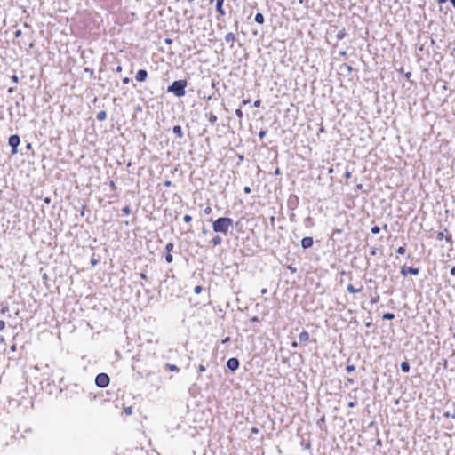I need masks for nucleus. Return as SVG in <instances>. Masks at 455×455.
<instances>
[{"instance_id": "obj_1", "label": "nucleus", "mask_w": 455, "mask_h": 455, "mask_svg": "<svg viewBox=\"0 0 455 455\" xmlns=\"http://www.w3.org/2000/svg\"><path fill=\"white\" fill-rule=\"evenodd\" d=\"M233 227V220L228 217L218 218L212 224L214 232L227 235Z\"/></svg>"}, {"instance_id": "obj_2", "label": "nucleus", "mask_w": 455, "mask_h": 455, "mask_svg": "<svg viewBox=\"0 0 455 455\" xmlns=\"http://www.w3.org/2000/svg\"><path fill=\"white\" fill-rule=\"evenodd\" d=\"M186 80H177L174 81L172 85L169 86L168 92H173L177 97H182L186 94V87H187Z\"/></svg>"}, {"instance_id": "obj_3", "label": "nucleus", "mask_w": 455, "mask_h": 455, "mask_svg": "<svg viewBox=\"0 0 455 455\" xmlns=\"http://www.w3.org/2000/svg\"><path fill=\"white\" fill-rule=\"evenodd\" d=\"M95 384L99 387H106L109 384V377L106 373H99L95 378Z\"/></svg>"}, {"instance_id": "obj_4", "label": "nucleus", "mask_w": 455, "mask_h": 455, "mask_svg": "<svg viewBox=\"0 0 455 455\" xmlns=\"http://www.w3.org/2000/svg\"><path fill=\"white\" fill-rule=\"evenodd\" d=\"M20 142V139L18 135H12L9 138L8 143L12 147V155H14L18 152L17 148H18Z\"/></svg>"}, {"instance_id": "obj_5", "label": "nucleus", "mask_w": 455, "mask_h": 455, "mask_svg": "<svg viewBox=\"0 0 455 455\" xmlns=\"http://www.w3.org/2000/svg\"><path fill=\"white\" fill-rule=\"evenodd\" d=\"M419 270L418 268H414L412 267H403L401 268V274L403 276H406L408 274L417 275L419 274Z\"/></svg>"}, {"instance_id": "obj_6", "label": "nucleus", "mask_w": 455, "mask_h": 455, "mask_svg": "<svg viewBox=\"0 0 455 455\" xmlns=\"http://www.w3.org/2000/svg\"><path fill=\"white\" fill-rule=\"evenodd\" d=\"M172 249H173V243H169L165 245V251L167 252L165 255V260L168 263H171L173 260L172 255L171 254V251H172Z\"/></svg>"}, {"instance_id": "obj_7", "label": "nucleus", "mask_w": 455, "mask_h": 455, "mask_svg": "<svg viewBox=\"0 0 455 455\" xmlns=\"http://www.w3.org/2000/svg\"><path fill=\"white\" fill-rule=\"evenodd\" d=\"M227 366L230 371H235L239 367V361L236 358H230L227 363Z\"/></svg>"}, {"instance_id": "obj_8", "label": "nucleus", "mask_w": 455, "mask_h": 455, "mask_svg": "<svg viewBox=\"0 0 455 455\" xmlns=\"http://www.w3.org/2000/svg\"><path fill=\"white\" fill-rule=\"evenodd\" d=\"M443 238H445V240H446V242H447V243H451V242H452V240H451V234H449V233L447 232V230H445V232H443V231H442V232H438V233H437V235H436V239H437V240H442V239H443Z\"/></svg>"}, {"instance_id": "obj_9", "label": "nucleus", "mask_w": 455, "mask_h": 455, "mask_svg": "<svg viewBox=\"0 0 455 455\" xmlns=\"http://www.w3.org/2000/svg\"><path fill=\"white\" fill-rule=\"evenodd\" d=\"M148 76V72L145 69H140L135 76V79L138 82H143L146 80Z\"/></svg>"}, {"instance_id": "obj_10", "label": "nucleus", "mask_w": 455, "mask_h": 455, "mask_svg": "<svg viewBox=\"0 0 455 455\" xmlns=\"http://www.w3.org/2000/svg\"><path fill=\"white\" fill-rule=\"evenodd\" d=\"M299 339L300 344L306 345L309 340V333L307 331H303L299 333Z\"/></svg>"}, {"instance_id": "obj_11", "label": "nucleus", "mask_w": 455, "mask_h": 455, "mask_svg": "<svg viewBox=\"0 0 455 455\" xmlns=\"http://www.w3.org/2000/svg\"><path fill=\"white\" fill-rule=\"evenodd\" d=\"M312 245H313V238H312V237L307 236V237H304V238L301 240V246H302L304 249H308V248H310Z\"/></svg>"}, {"instance_id": "obj_12", "label": "nucleus", "mask_w": 455, "mask_h": 455, "mask_svg": "<svg viewBox=\"0 0 455 455\" xmlns=\"http://www.w3.org/2000/svg\"><path fill=\"white\" fill-rule=\"evenodd\" d=\"M223 4L224 0H216V10L222 16L226 14L225 11L223 10Z\"/></svg>"}, {"instance_id": "obj_13", "label": "nucleus", "mask_w": 455, "mask_h": 455, "mask_svg": "<svg viewBox=\"0 0 455 455\" xmlns=\"http://www.w3.org/2000/svg\"><path fill=\"white\" fill-rule=\"evenodd\" d=\"M362 287L360 288H355L352 284H349L347 285V290L350 292V293H358L362 291Z\"/></svg>"}, {"instance_id": "obj_14", "label": "nucleus", "mask_w": 455, "mask_h": 455, "mask_svg": "<svg viewBox=\"0 0 455 455\" xmlns=\"http://www.w3.org/2000/svg\"><path fill=\"white\" fill-rule=\"evenodd\" d=\"M173 132L180 138H181L183 136V132H182V129L180 126L179 125H175L173 127Z\"/></svg>"}, {"instance_id": "obj_15", "label": "nucleus", "mask_w": 455, "mask_h": 455, "mask_svg": "<svg viewBox=\"0 0 455 455\" xmlns=\"http://www.w3.org/2000/svg\"><path fill=\"white\" fill-rule=\"evenodd\" d=\"M264 20H265V19H264L263 14H261V13H259H259H257V14L255 15V21H256L257 23H259V24H263V23H264Z\"/></svg>"}, {"instance_id": "obj_16", "label": "nucleus", "mask_w": 455, "mask_h": 455, "mask_svg": "<svg viewBox=\"0 0 455 455\" xmlns=\"http://www.w3.org/2000/svg\"><path fill=\"white\" fill-rule=\"evenodd\" d=\"M235 39V34L230 32V33H228L226 36H225V40L226 42L229 43V42H234Z\"/></svg>"}, {"instance_id": "obj_17", "label": "nucleus", "mask_w": 455, "mask_h": 455, "mask_svg": "<svg viewBox=\"0 0 455 455\" xmlns=\"http://www.w3.org/2000/svg\"><path fill=\"white\" fill-rule=\"evenodd\" d=\"M207 117L212 124H214L217 122V116L213 113L207 114Z\"/></svg>"}, {"instance_id": "obj_18", "label": "nucleus", "mask_w": 455, "mask_h": 455, "mask_svg": "<svg viewBox=\"0 0 455 455\" xmlns=\"http://www.w3.org/2000/svg\"><path fill=\"white\" fill-rule=\"evenodd\" d=\"M401 370L403 371V372H408L410 371V364L408 362H403L401 363Z\"/></svg>"}, {"instance_id": "obj_19", "label": "nucleus", "mask_w": 455, "mask_h": 455, "mask_svg": "<svg viewBox=\"0 0 455 455\" xmlns=\"http://www.w3.org/2000/svg\"><path fill=\"white\" fill-rule=\"evenodd\" d=\"M107 118V114L105 111H100L98 114H97V119L99 121H104L105 119Z\"/></svg>"}, {"instance_id": "obj_20", "label": "nucleus", "mask_w": 455, "mask_h": 455, "mask_svg": "<svg viewBox=\"0 0 455 455\" xmlns=\"http://www.w3.org/2000/svg\"><path fill=\"white\" fill-rule=\"evenodd\" d=\"M212 243L214 245H220L222 243V239L220 236L217 235L212 238Z\"/></svg>"}, {"instance_id": "obj_21", "label": "nucleus", "mask_w": 455, "mask_h": 455, "mask_svg": "<svg viewBox=\"0 0 455 455\" xmlns=\"http://www.w3.org/2000/svg\"><path fill=\"white\" fill-rule=\"evenodd\" d=\"M394 318H395V315L392 313H386V314L383 315V319L392 320Z\"/></svg>"}, {"instance_id": "obj_22", "label": "nucleus", "mask_w": 455, "mask_h": 455, "mask_svg": "<svg viewBox=\"0 0 455 455\" xmlns=\"http://www.w3.org/2000/svg\"><path fill=\"white\" fill-rule=\"evenodd\" d=\"M235 115H236V116H237L240 120H242V119H243V111H242L240 108H238V109H236V110H235Z\"/></svg>"}, {"instance_id": "obj_23", "label": "nucleus", "mask_w": 455, "mask_h": 455, "mask_svg": "<svg viewBox=\"0 0 455 455\" xmlns=\"http://www.w3.org/2000/svg\"><path fill=\"white\" fill-rule=\"evenodd\" d=\"M371 231L372 234H379L380 231V228L378 226H374L371 228Z\"/></svg>"}, {"instance_id": "obj_24", "label": "nucleus", "mask_w": 455, "mask_h": 455, "mask_svg": "<svg viewBox=\"0 0 455 455\" xmlns=\"http://www.w3.org/2000/svg\"><path fill=\"white\" fill-rule=\"evenodd\" d=\"M168 368L172 371H179V368L176 365H174V364H168Z\"/></svg>"}, {"instance_id": "obj_25", "label": "nucleus", "mask_w": 455, "mask_h": 455, "mask_svg": "<svg viewBox=\"0 0 455 455\" xmlns=\"http://www.w3.org/2000/svg\"><path fill=\"white\" fill-rule=\"evenodd\" d=\"M183 220L185 222H190L192 220V217L188 214H186L184 217H183Z\"/></svg>"}, {"instance_id": "obj_26", "label": "nucleus", "mask_w": 455, "mask_h": 455, "mask_svg": "<svg viewBox=\"0 0 455 455\" xmlns=\"http://www.w3.org/2000/svg\"><path fill=\"white\" fill-rule=\"evenodd\" d=\"M405 252V248L403 247V246H400L398 249H397V253L399 254H403Z\"/></svg>"}, {"instance_id": "obj_27", "label": "nucleus", "mask_w": 455, "mask_h": 455, "mask_svg": "<svg viewBox=\"0 0 455 455\" xmlns=\"http://www.w3.org/2000/svg\"><path fill=\"white\" fill-rule=\"evenodd\" d=\"M124 412L127 414V415H131L132 412V407H127L124 409Z\"/></svg>"}, {"instance_id": "obj_28", "label": "nucleus", "mask_w": 455, "mask_h": 455, "mask_svg": "<svg viewBox=\"0 0 455 455\" xmlns=\"http://www.w3.org/2000/svg\"><path fill=\"white\" fill-rule=\"evenodd\" d=\"M123 212H124L125 214L129 215V214L131 213L130 207H129V206L124 207V208L123 209Z\"/></svg>"}, {"instance_id": "obj_29", "label": "nucleus", "mask_w": 455, "mask_h": 455, "mask_svg": "<svg viewBox=\"0 0 455 455\" xmlns=\"http://www.w3.org/2000/svg\"><path fill=\"white\" fill-rule=\"evenodd\" d=\"M202 291V287L201 286H196L195 289H194V291L195 293L196 294H199Z\"/></svg>"}, {"instance_id": "obj_30", "label": "nucleus", "mask_w": 455, "mask_h": 455, "mask_svg": "<svg viewBox=\"0 0 455 455\" xmlns=\"http://www.w3.org/2000/svg\"><path fill=\"white\" fill-rule=\"evenodd\" d=\"M346 370L348 371V372H351L355 370V366L354 365H347Z\"/></svg>"}, {"instance_id": "obj_31", "label": "nucleus", "mask_w": 455, "mask_h": 455, "mask_svg": "<svg viewBox=\"0 0 455 455\" xmlns=\"http://www.w3.org/2000/svg\"><path fill=\"white\" fill-rule=\"evenodd\" d=\"M5 328V322L0 320V331L4 330Z\"/></svg>"}, {"instance_id": "obj_32", "label": "nucleus", "mask_w": 455, "mask_h": 455, "mask_svg": "<svg viewBox=\"0 0 455 455\" xmlns=\"http://www.w3.org/2000/svg\"><path fill=\"white\" fill-rule=\"evenodd\" d=\"M261 101L259 100L254 101L253 106L255 108H259L260 106Z\"/></svg>"}, {"instance_id": "obj_33", "label": "nucleus", "mask_w": 455, "mask_h": 455, "mask_svg": "<svg viewBox=\"0 0 455 455\" xmlns=\"http://www.w3.org/2000/svg\"><path fill=\"white\" fill-rule=\"evenodd\" d=\"M344 176L345 178L349 179L351 177V172L349 171H346Z\"/></svg>"}, {"instance_id": "obj_34", "label": "nucleus", "mask_w": 455, "mask_h": 455, "mask_svg": "<svg viewBox=\"0 0 455 455\" xmlns=\"http://www.w3.org/2000/svg\"><path fill=\"white\" fill-rule=\"evenodd\" d=\"M205 370H206V368H205V366H204V365H200V366L198 367V371H199L200 372H204V371H205Z\"/></svg>"}, {"instance_id": "obj_35", "label": "nucleus", "mask_w": 455, "mask_h": 455, "mask_svg": "<svg viewBox=\"0 0 455 455\" xmlns=\"http://www.w3.org/2000/svg\"><path fill=\"white\" fill-rule=\"evenodd\" d=\"M211 212H212V208H211V207H207V208H205V209H204V212H205L206 214L211 213Z\"/></svg>"}, {"instance_id": "obj_36", "label": "nucleus", "mask_w": 455, "mask_h": 455, "mask_svg": "<svg viewBox=\"0 0 455 455\" xmlns=\"http://www.w3.org/2000/svg\"><path fill=\"white\" fill-rule=\"evenodd\" d=\"M12 81H13V82H15V83H17V82H18V76H17L16 75H13V76H12Z\"/></svg>"}, {"instance_id": "obj_37", "label": "nucleus", "mask_w": 455, "mask_h": 455, "mask_svg": "<svg viewBox=\"0 0 455 455\" xmlns=\"http://www.w3.org/2000/svg\"><path fill=\"white\" fill-rule=\"evenodd\" d=\"M244 192H245L246 194H250V193H251V188H250L249 187H245V188H244Z\"/></svg>"}, {"instance_id": "obj_38", "label": "nucleus", "mask_w": 455, "mask_h": 455, "mask_svg": "<svg viewBox=\"0 0 455 455\" xmlns=\"http://www.w3.org/2000/svg\"><path fill=\"white\" fill-rule=\"evenodd\" d=\"M259 135L260 138H263L266 135V132L265 131H261V132H259Z\"/></svg>"}, {"instance_id": "obj_39", "label": "nucleus", "mask_w": 455, "mask_h": 455, "mask_svg": "<svg viewBox=\"0 0 455 455\" xmlns=\"http://www.w3.org/2000/svg\"><path fill=\"white\" fill-rule=\"evenodd\" d=\"M298 346H299V343L297 341H293L291 343V347H294V348L297 347Z\"/></svg>"}, {"instance_id": "obj_40", "label": "nucleus", "mask_w": 455, "mask_h": 455, "mask_svg": "<svg viewBox=\"0 0 455 455\" xmlns=\"http://www.w3.org/2000/svg\"><path fill=\"white\" fill-rule=\"evenodd\" d=\"M164 185H165L166 187H170V186L172 185V181H170V180H166V181L164 182Z\"/></svg>"}, {"instance_id": "obj_41", "label": "nucleus", "mask_w": 455, "mask_h": 455, "mask_svg": "<svg viewBox=\"0 0 455 455\" xmlns=\"http://www.w3.org/2000/svg\"><path fill=\"white\" fill-rule=\"evenodd\" d=\"M451 275H455V266L451 269Z\"/></svg>"}, {"instance_id": "obj_42", "label": "nucleus", "mask_w": 455, "mask_h": 455, "mask_svg": "<svg viewBox=\"0 0 455 455\" xmlns=\"http://www.w3.org/2000/svg\"><path fill=\"white\" fill-rule=\"evenodd\" d=\"M129 81H130V80H129V78H128V77H125V78H124V79H123V83H124V84H128V83H129Z\"/></svg>"}, {"instance_id": "obj_43", "label": "nucleus", "mask_w": 455, "mask_h": 455, "mask_svg": "<svg viewBox=\"0 0 455 455\" xmlns=\"http://www.w3.org/2000/svg\"><path fill=\"white\" fill-rule=\"evenodd\" d=\"M267 288H263V289L261 290V293H262V294H265V293H267Z\"/></svg>"}, {"instance_id": "obj_44", "label": "nucleus", "mask_w": 455, "mask_h": 455, "mask_svg": "<svg viewBox=\"0 0 455 455\" xmlns=\"http://www.w3.org/2000/svg\"><path fill=\"white\" fill-rule=\"evenodd\" d=\"M450 2L452 4V6L455 8V0H450Z\"/></svg>"}, {"instance_id": "obj_45", "label": "nucleus", "mask_w": 455, "mask_h": 455, "mask_svg": "<svg viewBox=\"0 0 455 455\" xmlns=\"http://www.w3.org/2000/svg\"><path fill=\"white\" fill-rule=\"evenodd\" d=\"M98 263V261L96 259H92V265H96Z\"/></svg>"}, {"instance_id": "obj_46", "label": "nucleus", "mask_w": 455, "mask_h": 455, "mask_svg": "<svg viewBox=\"0 0 455 455\" xmlns=\"http://www.w3.org/2000/svg\"><path fill=\"white\" fill-rule=\"evenodd\" d=\"M20 33H21V32H20V30H18V31L16 32V36H17V37H18V36H20Z\"/></svg>"}, {"instance_id": "obj_47", "label": "nucleus", "mask_w": 455, "mask_h": 455, "mask_svg": "<svg viewBox=\"0 0 455 455\" xmlns=\"http://www.w3.org/2000/svg\"><path fill=\"white\" fill-rule=\"evenodd\" d=\"M252 321H253V322H257V321H258V317H257V316H254V317L252 318Z\"/></svg>"}, {"instance_id": "obj_48", "label": "nucleus", "mask_w": 455, "mask_h": 455, "mask_svg": "<svg viewBox=\"0 0 455 455\" xmlns=\"http://www.w3.org/2000/svg\"><path fill=\"white\" fill-rule=\"evenodd\" d=\"M252 432L253 433H258V429L257 428H252Z\"/></svg>"}, {"instance_id": "obj_49", "label": "nucleus", "mask_w": 455, "mask_h": 455, "mask_svg": "<svg viewBox=\"0 0 455 455\" xmlns=\"http://www.w3.org/2000/svg\"><path fill=\"white\" fill-rule=\"evenodd\" d=\"M140 276H141V278H146V275L143 273L140 275Z\"/></svg>"}, {"instance_id": "obj_50", "label": "nucleus", "mask_w": 455, "mask_h": 455, "mask_svg": "<svg viewBox=\"0 0 455 455\" xmlns=\"http://www.w3.org/2000/svg\"><path fill=\"white\" fill-rule=\"evenodd\" d=\"M172 40L171 39H166V43L167 44H171Z\"/></svg>"}, {"instance_id": "obj_51", "label": "nucleus", "mask_w": 455, "mask_h": 455, "mask_svg": "<svg viewBox=\"0 0 455 455\" xmlns=\"http://www.w3.org/2000/svg\"><path fill=\"white\" fill-rule=\"evenodd\" d=\"M110 186L114 188L115 187V183L113 181H111L110 182Z\"/></svg>"}, {"instance_id": "obj_52", "label": "nucleus", "mask_w": 455, "mask_h": 455, "mask_svg": "<svg viewBox=\"0 0 455 455\" xmlns=\"http://www.w3.org/2000/svg\"><path fill=\"white\" fill-rule=\"evenodd\" d=\"M289 269L291 270L292 272H295V269L292 268L291 267H289Z\"/></svg>"}, {"instance_id": "obj_53", "label": "nucleus", "mask_w": 455, "mask_h": 455, "mask_svg": "<svg viewBox=\"0 0 455 455\" xmlns=\"http://www.w3.org/2000/svg\"><path fill=\"white\" fill-rule=\"evenodd\" d=\"M121 70H122V68H121L120 66H119V67H117V71H119V72H120Z\"/></svg>"}, {"instance_id": "obj_54", "label": "nucleus", "mask_w": 455, "mask_h": 455, "mask_svg": "<svg viewBox=\"0 0 455 455\" xmlns=\"http://www.w3.org/2000/svg\"><path fill=\"white\" fill-rule=\"evenodd\" d=\"M354 406V403L351 402L349 403V407H353Z\"/></svg>"}, {"instance_id": "obj_55", "label": "nucleus", "mask_w": 455, "mask_h": 455, "mask_svg": "<svg viewBox=\"0 0 455 455\" xmlns=\"http://www.w3.org/2000/svg\"><path fill=\"white\" fill-rule=\"evenodd\" d=\"M249 101L248 100H243V104H247Z\"/></svg>"}, {"instance_id": "obj_56", "label": "nucleus", "mask_w": 455, "mask_h": 455, "mask_svg": "<svg viewBox=\"0 0 455 455\" xmlns=\"http://www.w3.org/2000/svg\"><path fill=\"white\" fill-rule=\"evenodd\" d=\"M27 148H31V145L28 143V144L27 145Z\"/></svg>"}, {"instance_id": "obj_57", "label": "nucleus", "mask_w": 455, "mask_h": 455, "mask_svg": "<svg viewBox=\"0 0 455 455\" xmlns=\"http://www.w3.org/2000/svg\"><path fill=\"white\" fill-rule=\"evenodd\" d=\"M446 0H439V3H443L445 2Z\"/></svg>"}]
</instances>
